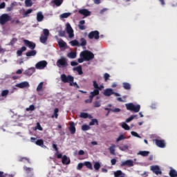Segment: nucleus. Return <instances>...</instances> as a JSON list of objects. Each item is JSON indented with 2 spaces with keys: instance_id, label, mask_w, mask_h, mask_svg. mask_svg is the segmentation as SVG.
Returning <instances> with one entry per match:
<instances>
[{
  "instance_id": "4d7b16f0",
  "label": "nucleus",
  "mask_w": 177,
  "mask_h": 177,
  "mask_svg": "<svg viewBox=\"0 0 177 177\" xmlns=\"http://www.w3.org/2000/svg\"><path fill=\"white\" fill-rule=\"evenodd\" d=\"M13 6H15V3H12L10 7L7 8V12H12L13 10Z\"/></svg>"
},
{
  "instance_id": "423d86ee",
  "label": "nucleus",
  "mask_w": 177,
  "mask_h": 177,
  "mask_svg": "<svg viewBox=\"0 0 177 177\" xmlns=\"http://www.w3.org/2000/svg\"><path fill=\"white\" fill-rule=\"evenodd\" d=\"M9 20H10V16H9L8 14H3L0 17V24L3 26L4 24H6Z\"/></svg>"
},
{
  "instance_id": "09e8293b",
  "label": "nucleus",
  "mask_w": 177,
  "mask_h": 177,
  "mask_svg": "<svg viewBox=\"0 0 177 177\" xmlns=\"http://www.w3.org/2000/svg\"><path fill=\"white\" fill-rule=\"evenodd\" d=\"M122 128H123V129H125L126 131H129V126L125 122H123L122 124Z\"/></svg>"
},
{
  "instance_id": "de8ad7c7",
  "label": "nucleus",
  "mask_w": 177,
  "mask_h": 177,
  "mask_svg": "<svg viewBox=\"0 0 177 177\" xmlns=\"http://www.w3.org/2000/svg\"><path fill=\"white\" fill-rule=\"evenodd\" d=\"M95 124H96V125H99V122L97 120V119H93L89 122L90 126L95 125Z\"/></svg>"
},
{
  "instance_id": "e433bc0d",
  "label": "nucleus",
  "mask_w": 177,
  "mask_h": 177,
  "mask_svg": "<svg viewBox=\"0 0 177 177\" xmlns=\"http://www.w3.org/2000/svg\"><path fill=\"white\" fill-rule=\"evenodd\" d=\"M46 41H48V37L47 36L41 35L40 37V42L41 44H46Z\"/></svg>"
},
{
  "instance_id": "5701e85b",
  "label": "nucleus",
  "mask_w": 177,
  "mask_h": 177,
  "mask_svg": "<svg viewBox=\"0 0 177 177\" xmlns=\"http://www.w3.org/2000/svg\"><path fill=\"white\" fill-rule=\"evenodd\" d=\"M58 45L59 47L62 49L63 48H66L67 47V43H66L65 41H64L63 39H60L58 41Z\"/></svg>"
},
{
  "instance_id": "473e14b6",
  "label": "nucleus",
  "mask_w": 177,
  "mask_h": 177,
  "mask_svg": "<svg viewBox=\"0 0 177 177\" xmlns=\"http://www.w3.org/2000/svg\"><path fill=\"white\" fill-rule=\"evenodd\" d=\"M64 0H53L52 3H54L57 6H60Z\"/></svg>"
},
{
  "instance_id": "cd10ccee",
  "label": "nucleus",
  "mask_w": 177,
  "mask_h": 177,
  "mask_svg": "<svg viewBox=\"0 0 177 177\" xmlns=\"http://www.w3.org/2000/svg\"><path fill=\"white\" fill-rule=\"evenodd\" d=\"M100 91L99 89H94L93 91H91L90 93V97H92L93 99V97H95V96H97V95H99Z\"/></svg>"
},
{
  "instance_id": "c85d7f7f",
  "label": "nucleus",
  "mask_w": 177,
  "mask_h": 177,
  "mask_svg": "<svg viewBox=\"0 0 177 177\" xmlns=\"http://www.w3.org/2000/svg\"><path fill=\"white\" fill-rule=\"evenodd\" d=\"M138 156H142V157H147L149 154H150V151H140L138 153Z\"/></svg>"
},
{
  "instance_id": "79ce46f5",
  "label": "nucleus",
  "mask_w": 177,
  "mask_h": 177,
  "mask_svg": "<svg viewBox=\"0 0 177 177\" xmlns=\"http://www.w3.org/2000/svg\"><path fill=\"white\" fill-rule=\"evenodd\" d=\"M122 175H124V174H122V171H121V170H118V171L114 172V176L115 177L122 176Z\"/></svg>"
},
{
  "instance_id": "5fc2aeb1",
  "label": "nucleus",
  "mask_w": 177,
  "mask_h": 177,
  "mask_svg": "<svg viewBox=\"0 0 177 177\" xmlns=\"http://www.w3.org/2000/svg\"><path fill=\"white\" fill-rule=\"evenodd\" d=\"M125 139V136L123 134L119 136V137L116 139V142H120V140H124Z\"/></svg>"
},
{
  "instance_id": "58836bf2",
  "label": "nucleus",
  "mask_w": 177,
  "mask_h": 177,
  "mask_svg": "<svg viewBox=\"0 0 177 177\" xmlns=\"http://www.w3.org/2000/svg\"><path fill=\"white\" fill-rule=\"evenodd\" d=\"M80 46H86V39H85V38L82 37L80 39Z\"/></svg>"
},
{
  "instance_id": "20e7f679",
  "label": "nucleus",
  "mask_w": 177,
  "mask_h": 177,
  "mask_svg": "<svg viewBox=\"0 0 177 177\" xmlns=\"http://www.w3.org/2000/svg\"><path fill=\"white\" fill-rule=\"evenodd\" d=\"M61 80L64 84L67 82H74V77L68 75V76L66 74L61 75Z\"/></svg>"
},
{
  "instance_id": "6e6552de",
  "label": "nucleus",
  "mask_w": 177,
  "mask_h": 177,
  "mask_svg": "<svg viewBox=\"0 0 177 177\" xmlns=\"http://www.w3.org/2000/svg\"><path fill=\"white\" fill-rule=\"evenodd\" d=\"M156 145L160 149H165L167 147V142L164 140L156 139Z\"/></svg>"
},
{
  "instance_id": "f704fd0d",
  "label": "nucleus",
  "mask_w": 177,
  "mask_h": 177,
  "mask_svg": "<svg viewBox=\"0 0 177 177\" xmlns=\"http://www.w3.org/2000/svg\"><path fill=\"white\" fill-rule=\"evenodd\" d=\"M30 13H32V9L31 8L28 9L23 13V17H28V15H30Z\"/></svg>"
},
{
  "instance_id": "f03ea898",
  "label": "nucleus",
  "mask_w": 177,
  "mask_h": 177,
  "mask_svg": "<svg viewBox=\"0 0 177 177\" xmlns=\"http://www.w3.org/2000/svg\"><path fill=\"white\" fill-rule=\"evenodd\" d=\"M126 109L129 111H132L133 113H139L140 111V106L139 104L135 105L133 103L126 104Z\"/></svg>"
},
{
  "instance_id": "39448f33",
  "label": "nucleus",
  "mask_w": 177,
  "mask_h": 177,
  "mask_svg": "<svg viewBox=\"0 0 177 177\" xmlns=\"http://www.w3.org/2000/svg\"><path fill=\"white\" fill-rule=\"evenodd\" d=\"M100 33L97 30L91 31L88 33V37L89 39H99L100 38Z\"/></svg>"
},
{
  "instance_id": "774afa93",
  "label": "nucleus",
  "mask_w": 177,
  "mask_h": 177,
  "mask_svg": "<svg viewBox=\"0 0 177 177\" xmlns=\"http://www.w3.org/2000/svg\"><path fill=\"white\" fill-rule=\"evenodd\" d=\"M101 104H100V101H95L94 102V107H100Z\"/></svg>"
},
{
  "instance_id": "ea45409f",
  "label": "nucleus",
  "mask_w": 177,
  "mask_h": 177,
  "mask_svg": "<svg viewBox=\"0 0 177 177\" xmlns=\"http://www.w3.org/2000/svg\"><path fill=\"white\" fill-rule=\"evenodd\" d=\"M84 165H85V167H86V168H88V169H93V167H92V163H91V162H84Z\"/></svg>"
},
{
  "instance_id": "aec40b11",
  "label": "nucleus",
  "mask_w": 177,
  "mask_h": 177,
  "mask_svg": "<svg viewBox=\"0 0 177 177\" xmlns=\"http://www.w3.org/2000/svg\"><path fill=\"white\" fill-rule=\"evenodd\" d=\"M109 150L110 154H112V156H115V145L112 144L109 147Z\"/></svg>"
},
{
  "instance_id": "9b49d317",
  "label": "nucleus",
  "mask_w": 177,
  "mask_h": 177,
  "mask_svg": "<svg viewBox=\"0 0 177 177\" xmlns=\"http://www.w3.org/2000/svg\"><path fill=\"white\" fill-rule=\"evenodd\" d=\"M66 32L69 35V38H73L74 37V30L71 27L69 23L66 24Z\"/></svg>"
},
{
  "instance_id": "bf43d9fd",
  "label": "nucleus",
  "mask_w": 177,
  "mask_h": 177,
  "mask_svg": "<svg viewBox=\"0 0 177 177\" xmlns=\"http://www.w3.org/2000/svg\"><path fill=\"white\" fill-rule=\"evenodd\" d=\"M43 33L44 35V37H49V30L48 29H44L43 30Z\"/></svg>"
},
{
  "instance_id": "4be33fe9",
  "label": "nucleus",
  "mask_w": 177,
  "mask_h": 177,
  "mask_svg": "<svg viewBox=\"0 0 177 177\" xmlns=\"http://www.w3.org/2000/svg\"><path fill=\"white\" fill-rule=\"evenodd\" d=\"M169 175L170 177H177V171L175 170V169L170 167Z\"/></svg>"
},
{
  "instance_id": "4468645a",
  "label": "nucleus",
  "mask_w": 177,
  "mask_h": 177,
  "mask_svg": "<svg viewBox=\"0 0 177 177\" xmlns=\"http://www.w3.org/2000/svg\"><path fill=\"white\" fill-rule=\"evenodd\" d=\"M78 12L80 15H82L83 16H84V17H88V16H91V11L86 9H81V10H79Z\"/></svg>"
},
{
  "instance_id": "f257e3e1",
  "label": "nucleus",
  "mask_w": 177,
  "mask_h": 177,
  "mask_svg": "<svg viewBox=\"0 0 177 177\" xmlns=\"http://www.w3.org/2000/svg\"><path fill=\"white\" fill-rule=\"evenodd\" d=\"M80 57H83L85 62H89L95 59V55L90 50H85L80 53Z\"/></svg>"
},
{
  "instance_id": "7c9ffc66",
  "label": "nucleus",
  "mask_w": 177,
  "mask_h": 177,
  "mask_svg": "<svg viewBox=\"0 0 177 177\" xmlns=\"http://www.w3.org/2000/svg\"><path fill=\"white\" fill-rule=\"evenodd\" d=\"M35 55H37V51L35 50L28 51L26 53V55L27 56V57H30L31 56H35Z\"/></svg>"
},
{
  "instance_id": "72a5a7b5",
  "label": "nucleus",
  "mask_w": 177,
  "mask_h": 177,
  "mask_svg": "<svg viewBox=\"0 0 177 177\" xmlns=\"http://www.w3.org/2000/svg\"><path fill=\"white\" fill-rule=\"evenodd\" d=\"M122 86L124 89H126L127 91H129V89H131V84L128 82H124L122 84Z\"/></svg>"
},
{
  "instance_id": "9d476101",
  "label": "nucleus",
  "mask_w": 177,
  "mask_h": 177,
  "mask_svg": "<svg viewBox=\"0 0 177 177\" xmlns=\"http://www.w3.org/2000/svg\"><path fill=\"white\" fill-rule=\"evenodd\" d=\"M24 42L26 45V46H28V48L31 49L32 50H33V49H35V46H37L35 43H34L32 41H30V40L24 39Z\"/></svg>"
},
{
  "instance_id": "c756f323",
  "label": "nucleus",
  "mask_w": 177,
  "mask_h": 177,
  "mask_svg": "<svg viewBox=\"0 0 177 177\" xmlns=\"http://www.w3.org/2000/svg\"><path fill=\"white\" fill-rule=\"evenodd\" d=\"M67 57L69 59H75L77 57V52L71 51L67 54Z\"/></svg>"
},
{
  "instance_id": "13d9d810",
  "label": "nucleus",
  "mask_w": 177,
  "mask_h": 177,
  "mask_svg": "<svg viewBox=\"0 0 177 177\" xmlns=\"http://www.w3.org/2000/svg\"><path fill=\"white\" fill-rule=\"evenodd\" d=\"M84 163H79L78 165H77V169L78 170V171H81V169H82V168L84 167Z\"/></svg>"
},
{
  "instance_id": "2eb2a0df",
  "label": "nucleus",
  "mask_w": 177,
  "mask_h": 177,
  "mask_svg": "<svg viewBox=\"0 0 177 177\" xmlns=\"http://www.w3.org/2000/svg\"><path fill=\"white\" fill-rule=\"evenodd\" d=\"M34 73H35V68H30L28 70H26L24 72V74L25 75H28L29 77H31V75L34 74Z\"/></svg>"
},
{
  "instance_id": "864d4df0",
  "label": "nucleus",
  "mask_w": 177,
  "mask_h": 177,
  "mask_svg": "<svg viewBox=\"0 0 177 177\" xmlns=\"http://www.w3.org/2000/svg\"><path fill=\"white\" fill-rule=\"evenodd\" d=\"M94 169L96 170V171H99V169H100V163L99 162H95L94 164Z\"/></svg>"
},
{
  "instance_id": "052dcab7",
  "label": "nucleus",
  "mask_w": 177,
  "mask_h": 177,
  "mask_svg": "<svg viewBox=\"0 0 177 177\" xmlns=\"http://www.w3.org/2000/svg\"><path fill=\"white\" fill-rule=\"evenodd\" d=\"M131 134L133 136H135L136 138H139L140 139L142 138L140 136L138 135V133H136V131H131Z\"/></svg>"
},
{
  "instance_id": "6e6d98bb",
  "label": "nucleus",
  "mask_w": 177,
  "mask_h": 177,
  "mask_svg": "<svg viewBox=\"0 0 177 177\" xmlns=\"http://www.w3.org/2000/svg\"><path fill=\"white\" fill-rule=\"evenodd\" d=\"M70 86H74L75 88H80V86L77 84V82H70Z\"/></svg>"
},
{
  "instance_id": "6ab92c4d",
  "label": "nucleus",
  "mask_w": 177,
  "mask_h": 177,
  "mask_svg": "<svg viewBox=\"0 0 177 177\" xmlns=\"http://www.w3.org/2000/svg\"><path fill=\"white\" fill-rule=\"evenodd\" d=\"M84 24H85V20H81L79 21V24H78L79 30H86V26H85Z\"/></svg>"
},
{
  "instance_id": "0eeeda50",
  "label": "nucleus",
  "mask_w": 177,
  "mask_h": 177,
  "mask_svg": "<svg viewBox=\"0 0 177 177\" xmlns=\"http://www.w3.org/2000/svg\"><path fill=\"white\" fill-rule=\"evenodd\" d=\"M46 66H48V62L44 60V61H40L37 62L35 65V68L37 70H44V68H45Z\"/></svg>"
},
{
  "instance_id": "7ed1b4c3",
  "label": "nucleus",
  "mask_w": 177,
  "mask_h": 177,
  "mask_svg": "<svg viewBox=\"0 0 177 177\" xmlns=\"http://www.w3.org/2000/svg\"><path fill=\"white\" fill-rule=\"evenodd\" d=\"M57 66L59 68L67 67V66H68L67 58L61 57L60 59L57 61Z\"/></svg>"
},
{
  "instance_id": "4c0bfd02",
  "label": "nucleus",
  "mask_w": 177,
  "mask_h": 177,
  "mask_svg": "<svg viewBox=\"0 0 177 177\" xmlns=\"http://www.w3.org/2000/svg\"><path fill=\"white\" fill-rule=\"evenodd\" d=\"M71 16V13L70 12H65L60 15L61 19H67V17H70Z\"/></svg>"
},
{
  "instance_id": "680f3d73",
  "label": "nucleus",
  "mask_w": 177,
  "mask_h": 177,
  "mask_svg": "<svg viewBox=\"0 0 177 177\" xmlns=\"http://www.w3.org/2000/svg\"><path fill=\"white\" fill-rule=\"evenodd\" d=\"M93 86L95 89H97L99 88V84H97V82L95 80L93 81Z\"/></svg>"
},
{
  "instance_id": "3c124183",
  "label": "nucleus",
  "mask_w": 177,
  "mask_h": 177,
  "mask_svg": "<svg viewBox=\"0 0 177 177\" xmlns=\"http://www.w3.org/2000/svg\"><path fill=\"white\" fill-rule=\"evenodd\" d=\"M26 111H34L35 110V106L34 105H30L28 108H26Z\"/></svg>"
},
{
  "instance_id": "b1692460",
  "label": "nucleus",
  "mask_w": 177,
  "mask_h": 177,
  "mask_svg": "<svg viewBox=\"0 0 177 177\" xmlns=\"http://www.w3.org/2000/svg\"><path fill=\"white\" fill-rule=\"evenodd\" d=\"M73 71H77L79 75H82V74H84V72H82V66H81L73 68Z\"/></svg>"
},
{
  "instance_id": "603ef678",
  "label": "nucleus",
  "mask_w": 177,
  "mask_h": 177,
  "mask_svg": "<svg viewBox=\"0 0 177 177\" xmlns=\"http://www.w3.org/2000/svg\"><path fill=\"white\" fill-rule=\"evenodd\" d=\"M82 131H89L91 129V127L88 125L84 124L82 126Z\"/></svg>"
},
{
  "instance_id": "c03bdc74",
  "label": "nucleus",
  "mask_w": 177,
  "mask_h": 177,
  "mask_svg": "<svg viewBox=\"0 0 177 177\" xmlns=\"http://www.w3.org/2000/svg\"><path fill=\"white\" fill-rule=\"evenodd\" d=\"M162 171H161V169H160V167L158 165H156V175H162Z\"/></svg>"
},
{
  "instance_id": "bb28decb",
  "label": "nucleus",
  "mask_w": 177,
  "mask_h": 177,
  "mask_svg": "<svg viewBox=\"0 0 177 177\" xmlns=\"http://www.w3.org/2000/svg\"><path fill=\"white\" fill-rule=\"evenodd\" d=\"M44 20V15L42 14V12H39L37 13V21L39 22L42 21Z\"/></svg>"
},
{
  "instance_id": "a18cd8bd",
  "label": "nucleus",
  "mask_w": 177,
  "mask_h": 177,
  "mask_svg": "<svg viewBox=\"0 0 177 177\" xmlns=\"http://www.w3.org/2000/svg\"><path fill=\"white\" fill-rule=\"evenodd\" d=\"M119 149L121 150V151H125V150H128L129 149V147L127 145H124L123 146H119Z\"/></svg>"
},
{
  "instance_id": "ddd939ff",
  "label": "nucleus",
  "mask_w": 177,
  "mask_h": 177,
  "mask_svg": "<svg viewBox=\"0 0 177 177\" xmlns=\"http://www.w3.org/2000/svg\"><path fill=\"white\" fill-rule=\"evenodd\" d=\"M30 139H31V142H32L33 143H35V145H37V146H40V147H44V140L42 139L37 140V138H32V137Z\"/></svg>"
},
{
  "instance_id": "c9c22d12",
  "label": "nucleus",
  "mask_w": 177,
  "mask_h": 177,
  "mask_svg": "<svg viewBox=\"0 0 177 177\" xmlns=\"http://www.w3.org/2000/svg\"><path fill=\"white\" fill-rule=\"evenodd\" d=\"M70 44L72 46H80V42L77 39L71 41Z\"/></svg>"
},
{
  "instance_id": "37998d69",
  "label": "nucleus",
  "mask_w": 177,
  "mask_h": 177,
  "mask_svg": "<svg viewBox=\"0 0 177 177\" xmlns=\"http://www.w3.org/2000/svg\"><path fill=\"white\" fill-rule=\"evenodd\" d=\"M25 5L26 8H31L32 6V1L31 0H26Z\"/></svg>"
},
{
  "instance_id": "dca6fc26",
  "label": "nucleus",
  "mask_w": 177,
  "mask_h": 177,
  "mask_svg": "<svg viewBox=\"0 0 177 177\" xmlns=\"http://www.w3.org/2000/svg\"><path fill=\"white\" fill-rule=\"evenodd\" d=\"M103 95L104 96H111V95H114V91L112 88H106L103 92Z\"/></svg>"
},
{
  "instance_id": "69168bd1",
  "label": "nucleus",
  "mask_w": 177,
  "mask_h": 177,
  "mask_svg": "<svg viewBox=\"0 0 177 177\" xmlns=\"http://www.w3.org/2000/svg\"><path fill=\"white\" fill-rule=\"evenodd\" d=\"M36 129H38L39 131H43L44 130L42 127H41V124H39V122L37 123Z\"/></svg>"
},
{
  "instance_id": "f3484780",
  "label": "nucleus",
  "mask_w": 177,
  "mask_h": 177,
  "mask_svg": "<svg viewBox=\"0 0 177 177\" xmlns=\"http://www.w3.org/2000/svg\"><path fill=\"white\" fill-rule=\"evenodd\" d=\"M69 131L71 133V135H74L75 133V123L74 122H69Z\"/></svg>"
},
{
  "instance_id": "a211bd4d",
  "label": "nucleus",
  "mask_w": 177,
  "mask_h": 177,
  "mask_svg": "<svg viewBox=\"0 0 177 177\" xmlns=\"http://www.w3.org/2000/svg\"><path fill=\"white\" fill-rule=\"evenodd\" d=\"M15 86H17V88H27V86H30V84L28 83V82H23L21 83L17 84Z\"/></svg>"
},
{
  "instance_id": "f8f14e48",
  "label": "nucleus",
  "mask_w": 177,
  "mask_h": 177,
  "mask_svg": "<svg viewBox=\"0 0 177 177\" xmlns=\"http://www.w3.org/2000/svg\"><path fill=\"white\" fill-rule=\"evenodd\" d=\"M120 167H133V160H127L125 161H122L120 164Z\"/></svg>"
},
{
  "instance_id": "49530a36",
  "label": "nucleus",
  "mask_w": 177,
  "mask_h": 177,
  "mask_svg": "<svg viewBox=\"0 0 177 177\" xmlns=\"http://www.w3.org/2000/svg\"><path fill=\"white\" fill-rule=\"evenodd\" d=\"M24 160H25L26 161H28V164H31V162L30 161V158H26V157H21V158H20L19 159V161L20 162H23V161H24Z\"/></svg>"
},
{
  "instance_id": "412c9836",
  "label": "nucleus",
  "mask_w": 177,
  "mask_h": 177,
  "mask_svg": "<svg viewBox=\"0 0 177 177\" xmlns=\"http://www.w3.org/2000/svg\"><path fill=\"white\" fill-rule=\"evenodd\" d=\"M80 118H90L92 119V115H89L88 113L82 112L80 115Z\"/></svg>"
},
{
  "instance_id": "a878e982",
  "label": "nucleus",
  "mask_w": 177,
  "mask_h": 177,
  "mask_svg": "<svg viewBox=\"0 0 177 177\" xmlns=\"http://www.w3.org/2000/svg\"><path fill=\"white\" fill-rule=\"evenodd\" d=\"M62 164H65L66 165H68V164H70V159H68V158H67V156L64 155L62 157Z\"/></svg>"
},
{
  "instance_id": "393cba45",
  "label": "nucleus",
  "mask_w": 177,
  "mask_h": 177,
  "mask_svg": "<svg viewBox=\"0 0 177 177\" xmlns=\"http://www.w3.org/2000/svg\"><path fill=\"white\" fill-rule=\"evenodd\" d=\"M26 50H27V47H26L24 46H22L20 50H18L17 51V56H21V55H23V53L26 52Z\"/></svg>"
},
{
  "instance_id": "a19ab883",
  "label": "nucleus",
  "mask_w": 177,
  "mask_h": 177,
  "mask_svg": "<svg viewBox=\"0 0 177 177\" xmlns=\"http://www.w3.org/2000/svg\"><path fill=\"white\" fill-rule=\"evenodd\" d=\"M9 95V90H3L1 91V96L6 97Z\"/></svg>"
},
{
  "instance_id": "8fccbe9b",
  "label": "nucleus",
  "mask_w": 177,
  "mask_h": 177,
  "mask_svg": "<svg viewBox=\"0 0 177 177\" xmlns=\"http://www.w3.org/2000/svg\"><path fill=\"white\" fill-rule=\"evenodd\" d=\"M43 86H44V82H40L37 87V91L40 92Z\"/></svg>"
},
{
  "instance_id": "1a4fd4ad",
  "label": "nucleus",
  "mask_w": 177,
  "mask_h": 177,
  "mask_svg": "<svg viewBox=\"0 0 177 177\" xmlns=\"http://www.w3.org/2000/svg\"><path fill=\"white\" fill-rule=\"evenodd\" d=\"M24 169L26 171V177H34V169L24 166Z\"/></svg>"
},
{
  "instance_id": "2f4dec72",
  "label": "nucleus",
  "mask_w": 177,
  "mask_h": 177,
  "mask_svg": "<svg viewBox=\"0 0 177 177\" xmlns=\"http://www.w3.org/2000/svg\"><path fill=\"white\" fill-rule=\"evenodd\" d=\"M59 117V109L55 108L54 109V113L51 115V118H57Z\"/></svg>"
},
{
  "instance_id": "338daca9",
  "label": "nucleus",
  "mask_w": 177,
  "mask_h": 177,
  "mask_svg": "<svg viewBox=\"0 0 177 177\" xmlns=\"http://www.w3.org/2000/svg\"><path fill=\"white\" fill-rule=\"evenodd\" d=\"M93 100V98L91 97V95H89V98L87 100H85V103H91Z\"/></svg>"
},
{
  "instance_id": "e2e57ef3",
  "label": "nucleus",
  "mask_w": 177,
  "mask_h": 177,
  "mask_svg": "<svg viewBox=\"0 0 177 177\" xmlns=\"http://www.w3.org/2000/svg\"><path fill=\"white\" fill-rule=\"evenodd\" d=\"M104 78L105 82H107V81H109V78H110V75L109 73H105L104 75Z\"/></svg>"
},
{
  "instance_id": "0e129e2a",
  "label": "nucleus",
  "mask_w": 177,
  "mask_h": 177,
  "mask_svg": "<svg viewBox=\"0 0 177 177\" xmlns=\"http://www.w3.org/2000/svg\"><path fill=\"white\" fill-rule=\"evenodd\" d=\"M59 37H66V31L64 30H60L59 32Z\"/></svg>"
}]
</instances>
